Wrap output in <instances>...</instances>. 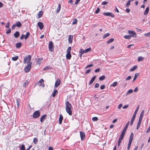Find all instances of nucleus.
<instances>
[{"instance_id":"obj_1","label":"nucleus","mask_w":150,"mask_h":150,"mask_svg":"<svg viewBox=\"0 0 150 150\" xmlns=\"http://www.w3.org/2000/svg\"><path fill=\"white\" fill-rule=\"evenodd\" d=\"M66 110L67 112L70 115H71L72 114L71 110L72 107L71 104L68 101H67L65 103Z\"/></svg>"},{"instance_id":"obj_2","label":"nucleus","mask_w":150,"mask_h":150,"mask_svg":"<svg viewBox=\"0 0 150 150\" xmlns=\"http://www.w3.org/2000/svg\"><path fill=\"white\" fill-rule=\"evenodd\" d=\"M31 56L30 55H28L27 56L25 57L24 58L23 63L25 64H29L30 62H31Z\"/></svg>"},{"instance_id":"obj_3","label":"nucleus","mask_w":150,"mask_h":150,"mask_svg":"<svg viewBox=\"0 0 150 150\" xmlns=\"http://www.w3.org/2000/svg\"><path fill=\"white\" fill-rule=\"evenodd\" d=\"M54 45L52 42L50 41L49 43L48 48L50 52H52L53 51L54 49Z\"/></svg>"},{"instance_id":"obj_4","label":"nucleus","mask_w":150,"mask_h":150,"mask_svg":"<svg viewBox=\"0 0 150 150\" xmlns=\"http://www.w3.org/2000/svg\"><path fill=\"white\" fill-rule=\"evenodd\" d=\"M32 64V62H30L29 64H28L27 66L25 68L24 71L26 73L28 72L30 69L31 67V64Z\"/></svg>"},{"instance_id":"obj_5","label":"nucleus","mask_w":150,"mask_h":150,"mask_svg":"<svg viewBox=\"0 0 150 150\" xmlns=\"http://www.w3.org/2000/svg\"><path fill=\"white\" fill-rule=\"evenodd\" d=\"M40 115V113L39 111L37 110L35 111L33 114V118H37Z\"/></svg>"},{"instance_id":"obj_6","label":"nucleus","mask_w":150,"mask_h":150,"mask_svg":"<svg viewBox=\"0 0 150 150\" xmlns=\"http://www.w3.org/2000/svg\"><path fill=\"white\" fill-rule=\"evenodd\" d=\"M128 32L130 35L131 37H135L136 36V34L134 31L128 30Z\"/></svg>"},{"instance_id":"obj_7","label":"nucleus","mask_w":150,"mask_h":150,"mask_svg":"<svg viewBox=\"0 0 150 150\" xmlns=\"http://www.w3.org/2000/svg\"><path fill=\"white\" fill-rule=\"evenodd\" d=\"M103 14L106 16H110L112 18L115 16L114 15L110 12H105L103 13Z\"/></svg>"},{"instance_id":"obj_8","label":"nucleus","mask_w":150,"mask_h":150,"mask_svg":"<svg viewBox=\"0 0 150 150\" xmlns=\"http://www.w3.org/2000/svg\"><path fill=\"white\" fill-rule=\"evenodd\" d=\"M80 135L81 138V139L82 141L85 138V134L82 131H80Z\"/></svg>"},{"instance_id":"obj_9","label":"nucleus","mask_w":150,"mask_h":150,"mask_svg":"<svg viewBox=\"0 0 150 150\" xmlns=\"http://www.w3.org/2000/svg\"><path fill=\"white\" fill-rule=\"evenodd\" d=\"M139 105H138L137 106V107L136 109V110L134 112V114L133 115V116H132V119L135 120V118L136 117V115L137 113V111H138V110L139 109Z\"/></svg>"},{"instance_id":"obj_10","label":"nucleus","mask_w":150,"mask_h":150,"mask_svg":"<svg viewBox=\"0 0 150 150\" xmlns=\"http://www.w3.org/2000/svg\"><path fill=\"white\" fill-rule=\"evenodd\" d=\"M61 81L59 79H57L55 82L54 87H57L60 85Z\"/></svg>"},{"instance_id":"obj_11","label":"nucleus","mask_w":150,"mask_h":150,"mask_svg":"<svg viewBox=\"0 0 150 150\" xmlns=\"http://www.w3.org/2000/svg\"><path fill=\"white\" fill-rule=\"evenodd\" d=\"M38 25L40 30L42 29L44 27L43 23L41 22H38Z\"/></svg>"},{"instance_id":"obj_12","label":"nucleus","mask_w":150,"mask_h":150,"mask_svg":"<svg viewBox=\"0 0 150 150\" xmlns=\"http://www.w3.org/2000/svg\"><path fill=\"white\" fill-rule=\"evenodd\" d=\"M73 36L69 35L68 37V42L69 43H71L72 42Z\"/></svg>"},{"instance_id":"obj_13","label":"nucleus","mask_w":150,"mask_h":150,"mask_svg":"<svg viewBox=\"0 0 150 150\" xmlns=\"http://www.w3.org/2000/svg\"><path fill=\"white\" fill-rule=\"evenodd\" d=\"M47 115L46 114L44 115L41 116L40 117V121L41 122H42L45 119V117H46Z\"/></svg>"},{"instance_id":"obj_14","label":"nucleus","mask_w":150,"mask_h":150,"mask_svg":"<svg viewBox=\"0 0 150 150\" xmlns=\"http://www.w3.org/2000/svg\"><path fill=\"white\" fill-rule=\"evenodd\" d=\"M59 124H61L63 120V117L62 114H60L59 117Z\"/></svg>"},{"instance_id":"obj_15","label":"nucleus","mask_w":150,"mask_h":150,"mask_svg":"<svg viewBox=\"0 0 150 150\" xmlns=\"http://www.w3.org/2000/svg\"><path fill=\"white\" fill-rule=\"evenodd\" d=\"M129 121H128V122L127 123L126 125L125 126L124 128L123 129L122 131H124V132H126V131L127 130V129L128 128V127L129 125Z\"/></svg>"},{"instance_id":"obj_16","label":"nucleus","mask_w":150,"mask_h":150,"mask_svg":"<svg viewBox=\"0 0 150 150\" xmlns=\"http://www.w3.org/2000/svg\"><path fill=\"white\" fill-rule=\"evenodd\" d=\"M96 76H94L91 79L90 81L88 83V84L89 85H91L92 83L95 80L96 78Z\"/></svg>"},{"instance_id":"obj_17","label":"nucleus","mask_w":150,"mask_h":150,"mask_svg":"<svg viewBox=\"0 0 150 150\" xmlns=\"http://www.w3.org/2000/svg\"><path fill=\"white\" fill-rule=\"evenodd\" d=\"M15 25L16 26L18 27H20L21 26V24L19 21H16Z\"/></svg>"},{"instance_id":"obj_18","label":"nucleus","mask_w":150,"mask_h":150,"mask_svg":"<svg viewBox=\"0 0 150 150\" xmlns=\"http://www.w3.org/2000/svg\"><path fill=\"white\" fill-rule=\"evenodd\" d=\"M57 93L58 91L57 90H54L52 93V96L53 97H54L57 94Z\"/></svg>"},{"instance_id":"obj_19","label":"nucleus","mask_w":150,"mask_h":150,"mask_svg":"<svg viewBox=\"0 0 150 150\" xmlns=\"http://www.w3.org/2000/svg\"><path fill=\"white\" fill-rule=\"evenodd\" d=\"M149 7H147L144 12V15H147L148 13H149Z\"/></svg>"},{"instance_id":"obj_20","label":"nucleus","mask_w":150,"mask_h":150,"mask_svg":"<svg viewBox=\"0 0 150 150\" xmlns=\"http://www.w3.org/2000/svg\"><path fill=\"white\" fill-rule=\"evenodd\" d=\"M71 55L70 53H67L66 55V58L68 59H69L71 57Z\"/></svg>"},{"instance_id":"obj_21","label":"nucleus","mask_w":150,"mask_h":150,"mask_svg":"<svg viewBox=\"0 0 150 150\" xmlns=\"http://www.w3.org/2000/svg\"><path fill=\"white\" fill-rule=\"evenodd\" d=\"M142 120H139V122H138V124H137V126L136 129H139V127L140 126V125H141V123L142 122Z\"/></svg>"},{"instance_id":"obj_22","label":"nucleus","mask_w":150,"mask_h":150,"mask_svg":"<svg viewBox=\"0 0 150 150\" xmlns=\"http://www.w3.org/2000/svg\"><path fill=\"white\" fill-rule=\"evenodd\" d=\"M20 34L18 31L16 32L14 34V36L16 38H17L19 37Z\"/></svg>"},{"instance_id":"obj_23","label":"nucleus","mask_w":150,"mask_h":150,"mask_svg":"<svg viewBox=\"0 0 150 150\" xmlns=\"http://www.w3.org/2000/svg\"><path fill=\"white\" fill-rule=\"evenodd\" d=\"M21 45L22 43L20 42L17 43L16 44V47L17 48H19L21 47Z\"/></svg>"},{"instance_id":"obj_24","label":"nucleus","mask_w":150,"mask_h":150,"mask_svg":"<svg viewBox=\"0 0 150 150\" xmlns=\"http://www.w3.org/2000/svg\"><path fill=\"white\" fill-rule=\"evenodd\" d=\"M42 14H43L42 11H40L37 15L38 16V18H41L42 16Z\"/></svg>"},{"instance_id":"obj_25","label":"nucleus","mask_w":150,"mask_h":150,"mask_svg":"<svg viewBox=\"0 0 150 150\" xmlns=\"http://www.w3.org/2000/svg\"><path fill=\"white\" fill-rule=\"evenodd\" d=\"M43 59L42 58H40L38 59L37 61V64H40L41 63V61H42Z\"/></svg>"},{"instance_id":"obj_26","label":"nucleus","mask_w":150,"mask_h":150,"mask_svg":"<svg viewBox=\"0 0 150 150\" xmlns=\"http://www.w3.org/2000/svg\"><path fill=\"white\" fill-rule=\"evenodd\" d=\"M137 65H135L134 67H133L130 70V71H134L136 69H137Z\"/></svg>"},{"instance_id":"obj_27","label":"nucleus","mask_w":150,"mask_h":150,"mask_svg":"<svg viewBox=\"0 0 150 150\" xmlns=\"http://www.w3.org/2000/svg\"><path fill=\"white\" fill-rule=\"evenodd\" d=\"M125 133L126 132H124V131H122L120 137L123 139L125 135Z\"/></svg>"},{"instance_id":"obj_28","label":"nucleus","mask_w":150,"mask_h":150,"mask_svg":"<svg viewBox=\"0 0 150 150\" xmlns=\"http://www.w3.org/2000/svg\"><path fill=\"white\" fill-rule=\"evenodd\" d=\"M133 92V90L132 89H129V90L126 94V96H127L130 94L131 93Z\"/></svg>"},{"instance_id":"obj_29","label":"nucleus","mask_w":150,"mask_h":150,"mask_svg":"<svg viewBox=\"0 0 150 150\" xmlns=\"http://www.w3.org/2000/svg\"><path fill=\"white\" fill-rule=\"evenodd\" d=\"M60 9H61V5H60V4H59L57 8L56 12V13H58L60 11Z\"/></svg>"},{"instance_id":"obj_30","label":"nucleus","mask_w":150,"mask_h":150,"mask_svg":"<svg viewBox=\"0 0 150 150\" xmlns=\"http://www.w3.org/2000/svg\"><path fill=\"white\" fill-rule=\"evenodd\" d=\"M38 141V140L37 138L35 137L33 139V142L35 144H37Z\"/></svg>"},{"instance_id":"obj_31","label":"nucleus","mask_w":150,"mask_h":150,"mask_svg":"<svg viewBox=\"0 0 150 150\" xmlns=\"http://www.w3.org/2000/svg\"><path fill=\"white\" fill-rule=\"evenodd\" d=\"M123 139L120 137L119 138L118 143V146H120V144L122 140Z\"/></svg>"},{"instance_id":"obj_32","label":"nucleus","mask_w":150,"mask_h":150,"mask_svg":"<svg viewBox=\"0 0 150 150\" xmlns=\"http://www.w3.org/2000/svg\"><path fill=\"white\" fill-rule=\"evenodd\" d=\"M30 35V33L29 32H28L25 35V39L26 40L29 36Z\"/></svg>"},{"instance_id":"obj_33","label":"nucleus","mask_w":150,"mask_h":150,"mask_svg":"<svg viewBox=\"0 0 150 150\" xmlns=\"http://www.w3.org/2000/svg\"><path fill=\"white\" fill-rule=\"evenodd\" d=\"M110 35V34L109 33H107L103 35V39H105L107 37L109 36Z\"/></svg>"},{"instance_id":"obj_34","label":"nucleus","mask_w":150,"mask_h":150,"mask_svg":"<svg viewBox=\"0 0 150 150\" xmlns=\"http://www.w3.org/2000/svg\"><path fill=\"white\" fill-rule=\"evenodd\" d=\"M114 40V38H110L107 42V43L109 44L113 42Z\"/></svg>"},{"instance_id":"obj_35","label":"nucleus","mask_w":150,"mask_h":150,"mask_svg":"<svg viewBox=\"0 0 150 150\" xmlns=\"http://www.w3.org/2000/svg\"><path fill=\"white\" fill-rule=\"evenodd\" d=\"M130 2H131V1H130V0H129L128 1L127 3L126 4L125 6L127 7H129V6L130 5Z\"/></svg>"},{"instance_id":"obj_36","label":"nucleus","mask_w":150,"mask_h":150,"mask_svg":"<svg viewBox=\"0 0 150 150\" xmlns=\"http://www.w3.org/2000/svg\"><path fill=\"white\" fill-rule=\"evenodd\" d=\"M105 76L104 75H103L99 77V80L100 81H102L104 80L105 79Z\"/></svg>"},{"instance_id":"obj_37","label":"nucleus","mask_w":150,"mask_h":150,"mask_svg":"<svg viewBox=\"0 0 150 150\" xmlns=\"http://www.w3.org/2000/svg\"><path fill=\"white\" fill-rule=\"evenodd\" d=\"M144 58L142 57H139L137 59V61L138 62H140L143 60Z\"/></svg>"},{"instance_id":"obj_38","label":"nucleus","mask_w":150,"mask_h":150,"mask_svg":"<svg viewBox=\"0 0 150 150\" xmlns=\"http://www.w3.org/2000/svg\"><path fill=\"white\" fill-rule=\"evenodd\" d=\"M77 20L76 19H74L73 22H72V25L76 24L77 23Z\"/></svg>"},{"instance_id":"obj_39","label":"nucleus","mask_w":150,"mask_h":150,"mask_svg":"<svg viewBox=\"0 0 150 150\" xmlns=\"http://www.w3.org/2000/svg\"><path fill=\"white\" fill-rule=\"evenodd\" d=\"M139 75V73H136L135 74L133 81H135L137 77Z\"/></svg>"},{"instance_id":"obj_40","label":"nucleus","mask_w":150,"mask_h":150,"mask_svg":"<svg viewBox=\"0 0 150 150\" xmlns=\"http://www.w3.org/2000/svg\"><path fill=\"white\" fill-rule=\"evenodd\" d=\"M71 50V47H69L67 50V53H70Z\"/></svg>"},{"instance_id":"obj_41","label":"nucleus","mask_w":150,"mask_h":150,"mask_svg":"<svg viewBox=\"0 0 150 150\" xmlns=\"http://www.w3.org/2000/svg\"><path fill=\"white\" fill-rule=\"evenodd\" d=\"M124 38L126 39H130L131 37L130 35H128L124 36Z\"/></svg>"},{"instance_id":"obj_42","label":"nucleus","mask_w":150,"mask_h":150,"mask_svg":"<svg viewBox=\"0 0 150 150\" xmlns=\"http://www.w3.org/2000/svg\"><path fill=\"white\" fill-rule=\"evenodd\" d=\"M91 47L88 48L86 49L85 50V52L86 53L91 51Z\"/></svg>"},{"instance_id":"obj_43","label":"nucleus","mask_w":150,"mask_h":150,"mask_svg":"<svg viewBox=\"0 0 150 150\" xmlns=\"http://www.w3.org/2000/svg\"><path fill=\"white\" fill-rule=\"evenodd\" d=\"M18 56H15L14 57H13L12 58V59L14 61H16L18 59Z\"/></svg>"},{"instance_id":"obj_44","label":"nucleus","mask_w":150,"mask_h":150,"mask_svg":"<svg viewBox=\"0 0 150 150\" xmlns=\"http://www.w3.org/2000/svg\"><path fill=\"white\" fill-rule=\"evenodd\" d=\"M20 149L22 150H25V146L24 144L22 145L21 146Z\"/></svg>"},{"instance_id":"obj_45","label":"nucleus","mask_w":150,"mask_h":150,"mask_svg":"<svg viewBox=\"0 0 150 150\" xmlns=\"http://www.w3.org/2000/svg\"><path fill=\"white\" fill-rule=\"evenodd\" d=\"M117 82L116 81L114 82L111 86H112L115 87L117 85Z\"/></svg>"},{"instance_id":"obj_46","label":"nucleus","mask_w":150,"mask_h":150,"mask_svg":"<svg viewBox=\"0 0 150 150\" xmlns=\"http://www.w3.org/2000/svg\"><path fill=\"white\" fill-rule=\"evenodd\" d=\"M80 53H81V55H82L83 54L86 53L85 52V50H84L83 49H81L80 52Z\"/></svg>"},{"instance_id":"obj_47","label":"nucleus","mask_w":150,"mask_h":150,"mask_svg":"<svg viewBox=\"0 0 150 150\" xmlns=\"http://www.w3.org/2000/svg\"><path fill=\"white\" fill-rule=\"evenodd\" d=\"M92 120L94 121H95L98 120V118L97 117H94L92 118Z\"/></svg>"},{"instance_id":"obj_48","label":"nucleus","mask_w":150,"mask_h":150,"mask_svg":"<svg viewBox=\"0 0 150 150\" xmlns=\"http://www.w3.org/2000/svg\"><path fill=\"white\" fill-rule=\"evenodd\" d=\"M105 86L104 85H101L100 87V89L101 90H103L105 88Z\"/></svg>"},{"instance_id":"obj_49","label":"nucleus","mask_w":150,"mask_h":150,"mask_svg":"<svg viewBox=\"0 0 150 150\" xmlns=\"http://www.w3.org/2000/svg\"><path fill=\"white\" fill-rule=\"evenodd\" d=\"M93 66V64H91L88 65H87L86 67L85 68V69H87L88 68L91 67H92Z\"/></svg>"},{"instance_id":"obj_50","label":"nucleus","mask_w":150,"mask_h":150,"mask_svg":"<svg viewBox=\"0 0 150 150\" xmlns=\"http://www.w3.org/2000/svg\"><path fill=\"white\" fill-rule=\"evenodd\" d=\"M100 11V9L98 8L96 11L95 13L96 14L98 13Z\"/></svg>"},{"instance_id":"obj_51","label":"nucleus","mask_w":150,"mask_h":150,"mask_svg":"<svg viewBox=\"0 0 150 150\" xmlns=\"http://www.w3.org/2000/svg\"><path fill=\"white\" fill-rule=\"evenodd\" d=\"M50 69V67L49 66H47L46 67H45L44 69H43V70H47L49 69Z\"/></svg>"},{"instance_id":"obj_52","label":"nucleus","mask_w":150,"mask_h":150,"mask_svg":"<svg viewBox=\"0 0 150 150\" xmlns=\"http://www.w3.org/2000/svg\"><path fill=\"white\" fill-rule=\"evenodd\" d=\"M108 3V2L104 1L101 4L103 5H106Z\"/></svg>"},{"instance_id":"obj_53","label":"nucleus","mask_w":150,"mask_h":150,"mask_svg":"<svg viewBox=\"0 0 150 150\" xmlns=\"http://www.w3.org/2000/svg\"><path fill=\"white\" fill-rule=\"evenodd\" d=\"M91 70V69H89L86 70L85 74H87L89 73Z\"/></svg>"},{"instance_id":"obj_54","label":"nucleus","mask_w":150,"mask_h":150,"mask_svg":"<svg viewBox=\"0 0 150 150\" xmlns=\"http://www.w3.org/2000/svg\"><path fill=\"white\" fill-rule=\"evenodd\" d=\"M99 84L98 83H96L95 86V88H98L99 87Z\"/></svg>"},{"instance_id":"obj_55","label":"nucleus","mask_w":150,"mask_h":150,"mask_svg":"<svg viewBox=\"0 0 150 150\" xmlns=\"http://www.w3.org/2000/svg\"><path fill=\"white\" fill-rule=\"evenodd\" d=\"M143 115H144L140 114L139 117V120H142Z\"/></svg>"},{"instance_id":"obj_56","label":"nucleus","mask_w":150,"mask_h":150,"mask_svg":"<svg viewBox=\"0 0 150 150\" xmlns=\"http://www.w3.org/2000/svg\"><path fill=\"white\" fill-rule=\"evenodd\" d=\"M11 30L10 28H9L6 31V34H9L11 32Z\"/></svg>"},{"instance_id":"obj_57","label":"nucleus","mask_w":150,"mask_h":150,"mask_svg":"<svg viewBox=\"0 0 150 150\" xmlns=\"http://www.w3.org/2000/svg\"><path fill=\"white\" fill-rule=\"evenodd\" d=\"M9 22H8L6 24V27L8 28H9Z\"/></svg>"},{"instance_id":"obj_58","label":"nucleus","mask_w":150,"mask_h":150,"mask_svg":"<svg viewBox=\"0 0 150 150\" xmlns=\"http://www.w3.org/2000/svg\"><path fill=\"white\" fill-rule=\"evenodd\" d=\"M16 103H17V106L18 108L20 105L19 101L18 100H16Z\"/></svg>"},{"instance_id":"obj_59","label":"nucleus","mask_w":150,"mask_h":150,"mask_svg":"<svg viewBox=\"0 0 150 150\" xmlns=\"http://www.w3.org/2000/svg\"><path fill=\"white\" fill-rule=\"evenodd\" d=\"M122 104H119L118 106V107H117V108L118 109H120L122 107Z\"/></svg>"},{"instance_id":"obj_60","label":"nucleus","mask_w":150,"mask_h":150,"mask_svg":"<svg viewBox=\"0 0 150 150\" xmlns=\"http://www.w3.org/2000/svg\"><path fill=\"white\" fill-rule=\"evenodd\" d=\"M128 107V105H126L123 106L122 107V108L123 109H126Z\"/></svg>"},{"instance_id":"obj_61","label":"nucleus","mask_w":150,"mask_h":150,"mask_svg":"<svg viewBox=\"0 0 150 150\" xmlns=\"http://www.w3.org/2000/svg\"><path fill=\"white\" fill-rule=\"evenodd\" d=\"M44 81L43 79H42L40 80V81L38 82V83H41L42 82H43Z\"/></svg>"},{"instance_id":"obj_62","label":"nucleus","mask_w":150,"mask_h":150,"mask_svg":"<svg viewBox=\"0 0 150 150\" xmlns=\"http://www.w3.org/2000/svg\"><path fill=\"white\" fill-rule=\"evenodd\" d=\"M144 35L146 36H150V33H145L144 34Z\"/></svg>"},{"instance_id":"obj_63","label":"nucleus","mask_w":150,"mask_h":150,"mask_svg":"<svg viewBox=\"0 0 150 150\" xmlns=\"http://www.w3.org/2000/svg\"><path fill=\"white\" fill-rule=\"evenodd\" d=\"M134 120V119H131V122H130V125H132L133 122Z\"/></svg>"},{"instance_id":"obj_64","label":"nucleus","mask_w":150,"mask_h":150,"mask_svg":"<svg viewBox=\"0 0 150 150\" xmlns=\"http://www.w3.org/2000/svg\"><path fill=\"white\" fill-rule=\"evenodd\" d=\"M134 134L132 132L130 135L129 138L133 139V138Z\"/></svg>"}]
</instances>
